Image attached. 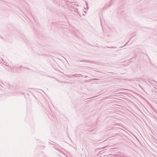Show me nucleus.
<instances>
[{
  "mask_svg": "<svg viewBox=\"0 0 157 157\" xmlns=\"http://www.w3.org/2000/svg\"><path fill=\"white\" fill-rule=\"evenodd\" d=\"M77 75H78L77 74H75V75H73L72 76H73L77 77ZM78 75H80V74H79Z\"/></svg>",
  "mask_w": 157,
  "mask_h": 157,
  "instance_id": "obj_1",
  "label": "nucleus"
},
{
  "mask_svg": "<svg viewBox=\"0 0 157 157\" xmlns=\"http://www.w3.org/2000/svg\"><path fill=\"white\" fill-rule=\"evenodd\" d=\"M79 61L80 62H88V61H83V60H79Z\"/></svg>",
  "mask_w": 157,
  "mask_h": 157,
  "instance_id": "obj_2",
  "label": "nucleus"
},
{
  "mask_svg": "<svg viewBox=\"0 0 157 157\" xmlns=\"http://www.w3.org/2000/svg\"><path fill=\"white\" fill-rule=\"evenodd\" d=\"M128 43H127L126 44H125V45H124V46H125V45H126L127 44H128Z\"/></svg>",
  "mask_w": 157,
  "mask_h": 157,
  "instance_id": "obj_3",
  "label": "nucleus"
}]
</instances>
